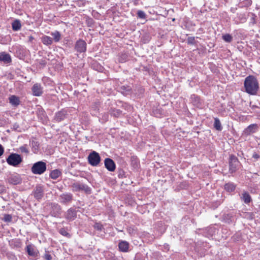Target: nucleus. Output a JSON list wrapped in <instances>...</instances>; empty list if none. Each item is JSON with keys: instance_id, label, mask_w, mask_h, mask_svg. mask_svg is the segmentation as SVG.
I'll use <instances>...</instances> for the list:
<instances>
[{"instance_id": "nucleus-43", "label": "nucleus", "mask_w": 260, "mask_h": 260, "mask_svg": "<svg viewBox=\"0 0 260 260\" xmlns=\"http://www.w3.org/2000/svg\"><path fill=\"white\" fill-rule=\"evenodd\" d=\"M256 15L254 13H252L250 23L252 25H254L256 23Z\"/></svg>"}, {"instance_id": "nucleus-40", "label": "nucleus", "mask_w": 260, "mask_h": 260, "mask_svg": "<svg viewBox=\"0 0 260 260\" xmlns=\"http://www.w3.org/2000/svg\"><path fill=\"white\" fill-rule=\"evenodd\" d=\"M43 257L45 260H52V255L49 253V251L45 250V253L43 256Z\"/></svg>"}, {"instance_id": "nucleus-20", "label": "nucleus", "mask_w": 260, "mask_h": 260, "mask_svg": "<svg viewBox=\"0 0 260 260\" xmlns=\"http://www.w3.org/2000/svg\"><path fill=\"white\" fill-rule=\"evenodd\" d=\"M131 165L134 170H138L140 168V161L136 156L134 155L131 156Z\"/></svg>"}, {"instance_id": "nucleus-39", "label": "nucleus", "mask_w": 260, "mask_h": 260, "mask_svg": "<svg viewBox=\"0 0 260 260\" xmlns=\"http://www.w3.org/2000/svg\"><path fill=\"white\" fill-rule=\"evenodd\" d=\"M93 228L99 231H102L104 230V226L100 222H95L93 225Z\"/></svg>"}, {"instance_id": "nucleus-4", "label": "nucleus", "mask_w": 260, "mask_h": 260, "mask_svg": "<svg viewBox=\"0 0 260 260\" xmlns=\"http://www.w3.org/2000/svg\"><path fill=\"white\" fill-rule=\"evenodd\" d=\"M6 161L9 165L17 167L22 162L23 159L20 154L12 153L8 156Z\"/></svg>"}, {"instance_id": "nucleus-30", "label": "nucleus", "mask_w": 260, "mask_h": 260, "mask_svg": "<svg viewBox=\"0 0 260 260\" xmlns=\"http://www.w3.org/2000/svg\"><path fill=\"white\" fill-rule=\"evenodd\" d=\"M241 198L242 200L243 201V202L247 204H248L251 201V198L250 194L246 191L244 192L242 194V197H241Z\"/></svg>"}, {"instance_id": "nucleus-1", "label": "nucleus", "mask_w": 260, "mask_h": 260, "mask_svg": "<svg viewBox=\"0 0 260 260\" xmlns=\"http://www.w3.org/2000/svg\"><path fill=\"white\" fill-rule=\"evenodd\" d=\"M245 91L249 94H257L259 89V83L256 78L253 75H249L245 78L244 82Z\"/></svg>"}, {"instance_id": "nucleus-48", "label": "nucleus", "mask_w": 260, "mask_h": 260, "mask_svg": "<svg viewBox=\"0 0 260 260\" xmlns=\"http://www.w3.org/2000/svg\"><path fill=\"white\" fill-rule=\"evenodd\" d=\"M19 128V125L18 124H17V123H14L13 125H12V128L13 129V130H15V131H18V129Z\"/></svg>"}, {"instance_id": "nucleus-50", "label": "nucleus", "mask_w": 260, "mask_h": 260, "mask_svg": "<svg viewBox=\"0 0 260 260\" xmlns=\"http://www.w3.org/2000/svg\"><path fill=\"white\" fill-rule=\"evenodd\" d=\"M260 157V156L259 154L256 153V152H254L252 154V158H254L256 160H257Z\"/></svg>"}, {"instance_id": "nucleus-51", "label": "nucleus", "mask_w": 260, "mask_h": 260, "mask_svg": "<svg viewBox=\"0 0 260 260\" xmlns=\"http://www.w3.org/2000/svg\"><path fill=\"white\" fill-rule=\"evenodd\" d=\"M4 152V148L3 146L0 144V156H1Z\"/></svg>"}, {"instance_id": "nucleus-21", "label": "nucleus", "mask_w": 260, "mask_h": 260, "mask_svg": "<svg viewBox=\"0 0 260 260\" xmlns=\"http://www.w3.org/2000/svg\"><path fill=\"white\" fill-rule=\"evenodd\" d=\"M118 91L124 95H127L132 93V89L129 86L122 85L119 87Z\"/></svg>"}, {"instance_id": "nucleus-27", "label": "nucleus", "mask_w": 260, "mask_h": 260, "mask_svg": "<svg viewBox=\"0 0 260 260\" xmlns=\"http://www.w3.org/2000/svg\"><path fill=\"white\" fill-rule=\"evenodd\" d=\"M50 35L53 38H52L53 41H54L56 43L59 42L61 39V35L58 30L51 32Z\"/></svg>"}, {"instance_id": "nucleus-24", "label": "nucleus", "mask_w": 260, "mask_h": 260, "mask_svg": "<svg viewBox=\"0 0 260 260\" xmlns=\"http://www.w3.org/2000/svg\"><path fill=\"white\" fill-rule=\"evenodd\" d=\"M9 103L15 107L18 106L20 103L19 98L14 95L10 96L9 98Z\"/></svg>"}, {"instance_id": "nucleus-14", "label": "nucleus", "mask_w": 260, "mask_h": 260, "mask_svg": "<svg viewBox=\"0 0 260 260\" xmlns=\"http://www.w3.org/2000/svg\"><path fill=\"white\" fill-rule=\"evenodd\" d=\"M259 126L256 123L250 124L246 128H245L243 132V134L245 136H249L252 134L255 133L258 131Z\"/></svg>"}, {"instance_id": "nucleus-35", "label": "nucleus", "mask_w": 260, "mask_h": 260, "mask_svg": "<svg viewBox=\"0 0 260 260\" xmlns=\"http://www.w3.org/2000/svg\"><path fill=\"white\" fill-rule=\"evenodd\" d=\"M222 38L226 43H231L233 40V37L229 34L223 35Z\"/></svg>"}, {"instance_id": "nucleus-41", "label": "nucleus", "mask_w": 260, "mask_h": 260, "mask_svg": "<svg viewBox=\"0 0 260 260\" xmlns=\"http://www.w3.org/2000/svg\"><path fill=\"white\" fill-rule=\"evenodd\" d=\"M12 219V217L10 214H5L3 218V220L5 222H11Z\"/></svg>"}, {"instance_id": "nucleus-19", "label": "nucleus", "mask_w": 260, "mask_h": 260, "mask_svg": "<svg viewBox=\"0 0 260 260\" xmlns=\"http://www.w3.org/2000/svg\"><path fill=\"white\" fill-rule=\"evenodd\" d=\"M9 245L12 249H19L22 246V242L20 239H13L9 241Z\"/></svg>"}, {"instance_id": "nucleus-55", "label": "nucleus", "mask_w": 260, "mask_h": 260, "mask_svg": "<svg viewBox=\"0 0 260 260\" xmlns=\"http://www.w3.org/2000/svg\"><path fill=\"white\" fill-rule=\"evenodd\" d=\"M40 113H41L42 114H45V112L43 110L40 111Z\"/></svg>"}, {"instance_id": "nucleus-32", "label": "nucleus", "mask_w": 260, "mask_h": 260, "mask_svg": "<svg viewBox=\"0 0 260 260\" xmlns=\"http://www.w3.org/2000/svg\"><path fill=\"white\" fill-rule=\"evenodd\" d=\"M214 127L217 131H221L222 129V126L221 124L220 121L219 119L215 117L214 118Z\"/></svg>"}, {"instance_id": "nucleus-2", "label": "nucleus", "mask_w": 260, "mask_h": 260, "mask_svg": "<svg viewBox=\"0 0 260 260\" xmlns=\"http://www.w3.org/2000/svg\"><path fill=\"white\" fill-rule=\"evenodd\" d=\"M70 187L73 192L84 191L87 194H90L91 193V188L87 185L79 182L75 181L72 183Z\"/></svg>"}, {"instance_id": "nucleus-6", "label": "nucleus", "mask_w": 260, "mask_h": 260, "mask_svg": "<svg viewBox=\"0 0 260 260\" xmlns=\"http://www.w3.org/2000/svg\"><path fill=\"white\" fill-rule=\"evenodd\" d=\"M74 49L77 55L85 53L87 50L86 42L82 39H78L75 43Z\"/></svg>"}, {"instance_id": "nucleus-25", "label": "nucleus", "mask_w": 260, "mask_h": 260, "mask_svg": "<svg viewBox=\"0 0 260 260\" xmlns=\"http://www.w3.org/2000/svg\"><path fill=\"white\" fill-rule=\"evenodd\" d=\"M109 113L111 116L115 117H119L122 115H125L126 113H122V111L119 109H116L115 108H111L109 110Z\"/></svg>"}, {"instance_id": "nucleus-7", "label": "nucleus", "mask_w": 260, "mask_h": 260, "mask_svg": "<svg viewBox=\"0 0 260 260\" xmlns=\"http://www.w3.org/2000/svg\"><path fill=\"white\" fill-rule=\"evenodd\" d=\"M87 159L88 163L93 167L98 166L101 160V156L99 154L95 151H93L90 153L88 156Z\"/></svg>"}, {"instance_id": "nucleus-47", "label": "nucleus", "mask_w": 260, "mask_h": 260, "mask_svg": "<svg viewBox=\"0 0 260 260\" xmlns=\"http://www.w3.org/2000/svg\"><path fill=\"white\" fill-rule=\"evenodd\" d=\"M46 64H47V62L44 59H41L39 61V64L43 67L46 66Z\"/></svg>"}, {"instance_id": "nucleus-28", "label": "nucleus", "mask_w": 260, "mask_h": 260, "mask_svg": "<svg viewBox=\"0 0 260 260\" xmlns=\"http://www.w3.org/2000/svg\"><path fill=\"white\" fill-rule=\"evenodd\" d=\"M236 187V185L233 182H228L224 185V189L229 192L234 191Z\"/></svg>"}, {"instance_id": "nucleus-31", "label": "nucleus", "mask_w": 260, "mask_h": 260, "mask_svg": "<svg viewBox=\"0 0 260 260\" xmlns=\"http://www.w3.org/2000/svg\"><path fill=\"white\" fill-rule=\"evenodd\" d=\"M252 4L251 0H240L239 3V8L247 7L250 6Z\"/></svg>"}, {"instance_id": "nucleus-29", "label": "nucleus", "mask_w": 260, "mask_h": 260, "mask_svg": "<svg viewBox=\"0 0 260 260\" xmlns=\"http://www.w3.org/2000/svg\"><path fill=\"white\" fill-rule=\"evenodd\" d=\"M12 29L14 31H18L20 30L21 28V21L19 19H15L12 23Z\"/></svg>"}, {"instance_id": "nucleus-9", "label": "nucleus", "mask_w": 260, "mask_h": 260, "mask_svg": "<svg viewBox=\"0 0 260 260\" xmlns=\"http://www.w3.org/2000/svg\"><path fill=\"white\" fill-rule=\"evenodd\" d=\"M238 158L234 155L231 154L229 159V172L230 173L235 172L240 165Z\"/></svg>"}, {"instance_id": "nucleus-52", "label": "nucleus", "mask_w": 260, "mask_h": 260, "mask_svg": "<svg viewBox=\"0 0 260 260\" xmlns=\"http://www.w3.org/2000/svg\"><path fill=\"white\" fill-rule=\"evenodd\" d=\"M42 80L44 82H47V81H50V80L49 78L48 77H44L42 79Z\"/></svg>"}, {"instance_id": "nucleus-15", "label": "nucleus", "mask_w": 260, "mask_h": 260, "mask_svg": "<svg viewBox=\"0 0 260 260\" xmlns=\"http://www.w3.org/2000/svg\"><path fill=\"white\" fill-rule=\"evenodd\" d=\"M77 212L75 208L71 207L65 212L64 217L68 221H73L77 217Z\"/></svg>"}, {"instance_id": "nucleus-11", "label": "nucleus", "mask_w": 260, "mask_h": 260, "mask_svg": "<svg viewBox=\"0 0 260 260\" xmlns=\"http://www.w3.org/2000/svg\"><path fill=\"white\" fill-rule=\"evenodd\" d=\"M26 251L29 256L33 259H37L39 257V251L33 245L29 244L26 246Z\"/></svg>"}, {"instance_id": "nucleus-46", "label": "nucleus", "mask_w": 260, "mask_h": 260, "mask_svg": "<svg viewBox=\"0 0 260 260\" xmlns=\"http://www.w3.org/2000/svg\"><path fill=\"white\" fill-rule=\"evenodd\" d=\"M124 176V172L122 170H120L118 174L119 178H123Z\"/></svg>"}, {"instance_id": "nucleus-12", "label": "nucleus", "mask_w": 260, "mask_h": 260, "mask_svg": "<svg viewBox=\"0 0 260 260\" xmlns=\"http://www.w3.org/2000/svg\"><path fill=\"white\" fill-rule=\"evenodd\" d=\"M68 116V111L65 109H62L55 113L54 120L56 122H60L67 119Z\"/></svg>"}, {"instance_id": "nucleus-56", "label": "nucleus", "mask_w": 260, "mask_h": 260, "mask_svg": "<svg viewBox=\"0 0 260 260\" xmlns=\"http://www.w3.org/2000/svg\"><path fill=\"white\" fill-rule=\"evenodd\" d=\"M58 188L59 189V190H61V188H62L59 187V188Z\"/></svg>"}, {"instance_id": "nucleus-3", "label": "nucleus", "mask_w": 260, "mask_h": 260, "mask_svg": "<svg viewBox=\"0 0 260 260\" xmlns=\"http://www.w3.org/2000/svg\"><path fill=\"white\" fill-rule=\"evenodd\" d=\"M46 164L43 161H39L34 164L31 168V171L34 174L41 175L46 171Z\"/></svg>"}, {"instance_id": "nucleus-5", "label": "nucleus", "mask_w": 260, "mask_h": 260, "mask_svg": "<svg viewBox=\"0 0 260 260\" xmlns=\"http://www.w3.org/2000/svg\"><path fill=\"white\" fill-rule=\"evenodd\" d=\"M7 183L16 185L21 183L22 178L20 175L17 173H9L5 178Z\"/></svg>"}, {"instance_id": "nucleus-17", "label": "nucleus", "mask_w": 260, "mask_h": 260, "mask_svg": "<svg viewBox=\"0 0 260 260\" xmlns=\"http://www.w3.org/2000/svg\"><path fill=\"white\" fill-rule=\"evenodd\" d=\"M105 168L110 172H113L116 169L114 161L110 158H106L104 160Z\"/></svg>"}, {"instance_id": "nucleus-13", "label": "nucleus", "mask_w": 260, "mask_h": 260, "mask_svg": "<svg viewBox=\"0 0 260 260\" xmlns=\"http://www.w3.org/2000/svg\"><path fill=\"white\" fill-rule=\"evenodd\" d=\"M34 196L37 200L42 199L44 194V189L43 185L38 184L34 188L33 192Z\"/></svg>"}, {"instance_id": "nucleus-38", "label": "nucleus", "mask_w": 260, "mask_h": 260, "mask_svg": "<svg viewBox=\"0 0 260 260\" xmlns=\"http://www.w3.org/2000/svg\"><path fill=\"white\" fill-rule=\"evenodd\" d=\"M138 18L141 19H145L147 17V15L142 10H138L137 13Z\"/></svg>"}, {"instance_id": "nucleus-26", "label": "nucleus", "mask_w": 260, "mask_h": 260, "mask_svg": "<svg viewBox=\"0 0 260 260\" xmlns=\"http://www.w3.org/2000/svg\"><path fill=\"white\" fill-rule=\"evenodd\" d=\"M43 44L46 46H50L53 43V39L50 37L44 35L41 38Z\"/></svg>"}, {"instance_id": "nucleus-18", "label": "nucleus", "mask_w": 260, "mask_h": 260, "mask_svg": "<svg viewBox=\"0 0 260 260\" xmlns=\"http://www.w3.org/2000/svg\"><path fill=\"white\" fill-rule=\"evenodd\" d=\"M0 62L4 64H10L12 62L11 55L6 52H0Z\"/></svg>"}, {"instance_id": "nucleus-22", "label": "nucleus", "mask_w": 260, "mask_h": 260, "mask_svg": "<svg viewBox=\"0 0 260 260\" xmlns=\"http://www.w3.org/2000/svg\"><path fill=\"white\" fill-rule=\"evenodd\" d=\"M62 175V171L60 169H55L50 171L49 177L52 179H56Z\"/></svg>"}, {"instance_id": "nucleus-49", "label": "nucleus", "mask_w": 260, "mask_h": 260, "mask_svg": "<svg viewBox=\"0 0 260 260\" xmlns=\"http://www.w3.org/2000/svg\"><path fill=\"white\" fill-rule=\"evenodd\" d=\"M20 149L22 152H24V153H27L29 152L28 149L24 146L21 147L20 148Z\"/></svg>"}, {"instance_id": "nucleus-54", "label": "nucleus", "mask_w": 260, "mask_h": 260, "mask_svg": "<svg viewBox=\"0 0 260 260\" xmlns=\"http://www.w3.org/2000/svg\"><path fill=\"white\" fill-rule=\"evenodd\" d=\"M250 107H251V109L253 110H254V109H255L256 108H258V106H255V105L250 106Z\"/></svg>"}, {"instance_id": "nucleus-8", "label": "nucleus", "mask_w": 260, "mask_h": 260, "mask_svg": "<svg viewBox=\"0 0 260 260\" xmlns=\"http://www.w3.org/2000/svg\"><path fill=\"white\" fill-rule=\"evenodd\" d=\"M50 215L54 217H59L62 213V208L57 203H53L50 205Z\"/></svg>"}, {"instance_id": "nucleus-42", "label": "nucleus", "mask_w": 260, "mask_h": 260, "mask_svg": "<svg viewBox=\"0 0 260 260\" xmlns=\"http://www.w3.org/2000/svg\"><path fill=\"white\" fill-rule=\"evenodd\" d=\"M238 18L241 23H244L246 21L247 19L244 14H240Z\"/></svg>"}, {"instance_id": "nucleus-36", "label": "nucleus", "mask_w": 260, "mask_h": 260, "mask_svg": "<svg viewBox=\"0 0 260 260\" xmlns=\"http://www.w3.org/2000/svg\"><path fill=\"white\" fill-rule=\"evenodd\" d=\"M121 107L127 112H131L133 109V107L131 105L126 103L122 104Z\"/></svg>"}, {"instance_id": "nucleus-10", "label": "nucleus", "mask_w": 260, "mask_h": 260, "mask_svg": "<svg viewBox=\"0 0 260 260\" xmlns=\"http://www.w3.org/2000/svg\"><path fill=\"white\" fill-rule=\"evenodd\" d=\"M73 200V195L70 192H64L61 194L58 198V201L62 205H68Z\"/></svg>"}, {"instance_id": "nucleus-23", "label": "nucleus", "mask_w": 260, "mask_h": 260, "mask_svg": "<svg viewBox=\"0 0 260 260\" xmlns=\"http://www.w3.org/2000/svg\"><path fill=\"white\" fill-rule=\"evenodd\" d=\"M118 247L120 251L126 252L128 251L129 244L126 241H122L119 243Z\"/></svg>"}, {"instance_id": "nucleus-34", "label": "nucleus", "mask_w": 260, "mask_h": 260, "mask_svg": "<svg viewBox=\"0 0 260 260\" xmlns=\"http://www.w3.org/2000/svg\"><path fill=\"white\" fill-rule=\"evenodd\" d=\"M92 67L94 70L99 72H102L103 70V67L96 61H94L92 64Z\"/></svg>"}, {"instance_id": "nucleus-37", "label": "nucleus", "mask_w": 260, "mask_h": 260, "mask_svg": "<svg viewBox=\"0 0 260 260\" xmlns=\"http://www.w3.org/2000/svg\"><path fill=\"white\" fill-rule=\"evenodd\" d=\"M58 232L61 235H62L64 237H66L68 238H70L71 237V234L70 233H69L64 228H61L59 230Z\"/></svg>"}, {"instance_id": "nucleus-33", "label": "nucleus", "mask_w": 260, "mask_h": 260, "mask_svg": "<svg viewBox=\"0 0 260 260\" xmlns=\"http://www.w3.org/2000/svg\"><path fill=\"white\" fill-rule=\"evenodd\" d=\"M128 55L125 53H121L119 54L118 60L120 62H125L128 60Z\"/></svg>"}, {"instance_id": "nucleus-45", "label": "nucleus", "mask_w": 260, "mask_h": 260, "mask_svg": "<svg viewBox=\"0 0 260 260\" xmlns=\"http://www.w3.org/2000/svg\"><path fill=\"white\" fill-rule=\"evenodd\" d=\"M7 191L6 187L5 185L0 184V194L6 193Z\"/></svg>"}, {"instance_id": "nucleus-53", "label": "nucleus", "mask_w": 260, "mask_h": 260, "mask_svg": "<svg viewBox=\"0 0 260 260\" xmlns=\"http://www.w3.org/2000/svg\"><path fill=\"white\" fill-rule=\"evenodd\" d=\"M34 39H35V38L33 36H30L28 37V42L30 43H32Z\"/></svg>"}, {"instance_id": "nucleus-16", "label": "nucleus", "mask_w": 260, "mask_h": 260, "mask_svg": "<svg viewBox=\"0 0 260 260\" xmlns=\"http://www.w3.org/2000/svg\"><path fill=\"white\" fill-rule=\"evenodd\" d=\"M32 94L35 96H40L43 93V87L40 83H35L31 87Z\"/></svg>"}, {"instance_id": "nucleus-44", "label": "nucleus", "mask_w": 260, "mask_h": 260, "mask_svg": "<svg viewBox=\"0 0 260 260\" xmlns=\"http://www.w3.org/2000/svg\"><path fill=\"white\" fill-rule=\"evenodd\" d=\"M188 44L193 45L195 44V38L194 37H189L187 40Z\"/></svg>"}]
</instances>
